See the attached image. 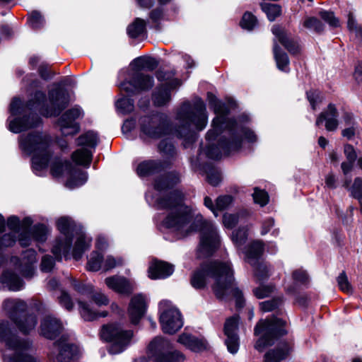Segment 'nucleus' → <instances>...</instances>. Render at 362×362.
Here are the masks:
<instances>
[{
  "mask_svg": "<svg viewBox=\"0 0 362 362\" xmlns=\"http://www.w3.org/2000/svg\"><path fill=\"white\" fill-rule=\"evenodd\" d=\"M108 288L119 293H127L132 290V286L127 279L121 276H111L105 279Z\"/></svg>",
  "mask_w": 362,
  "mask_h": 362,
  "instance_id": "obj_30",
  "label": "nucleus"
},
{
  "mask_svg": "<svg viewBox=\"0 0 362 362\" xmlns=\"http://www.w3.org/2000/svg\"><path fill=\"white\" fill-rule=\"evenodd\" d=\"M320 16L332 27H337L339 25V20L333 12L322 11L320 12Z\"/></svg>",
  "mask_w": 362,
  "mask_h": 362,
  "instance_id": "obj_53",
  "label": "nucleus"
},
{
  "mask_svg": "<svg viewBox=\"0 0 362 362\" xmlns=\"http://www.w3.org/2000/svg\"><path fill=\"white\" fill-rule=\"evenodd\" d=\"M54 265V262L51 256L45 255L42 259L41 269L42 272H49Z\"/></svg>",
  "mask_w": 362,
  "mask_h": 362,
  "instance_id": "obj_61",
  "label": "nucleus"
},
{
  "mask_svg": "<svg viewBox=\"0 0 362 362\" xmlns=\"http://www.w3.org/2000/svg\"><path fill=\"white\" fill-rule=\"evenodd\" d=\"M36 262V252L34 250H28L24 252L22 262L16 269L25 278L30 279L35 274L34 264Z\"/></svg>",
  "mask_w": 362,
  "mask_h": 362,
  "instance_id": "obj_26",
  "label": "nucleus"
},
{
  "mask_svg": "<svg viewBox=\"0 0 362 362\" xmlns=\"http://www.w3.org/2000/svg\"><path fill=\"white\" fill-rule=\"evenodd\" d=\"M171 348L170 341L161 337H156L148 345L156 362H183L184 354L178 351H171Z\"/></svg>",
  "mask_w": 362,
  "mask_h": 362,
  "instance_id": "obj_15",
  "label": "nucleus"
},
{
  "mask_svg": "<svg viewBox=\"0 0 362 362\" xmlns=\"http://www.w3.org/2000/svg\"><path fill=\"white\" fill-rule=\"evenodd\" d=\"M91 298L99 306L106 305L109 303L108 298L101 292H95L91 296Z\"/></svg>",
  "mask_w": 362,
  "mask_h": 362,
  "instance_id": "obj_60",
  "label": "nucleus"
},
{
  "mask_svg": "<svg viewBox=\"0 0 362 362\" xmlns=\"http://www.w3.org/2000/svg\"><path fill=\"white\" fill-rule=\"evenodd\" d=\"M274 287L272 285H261L259 287L253 290L255 296L257 298H264L268 297L273 291Z\"/></svg>",
  "mask_w": 362,
  "mask_h": 362,
  "instance_id": "obj_51",
  "label": "nucleus"
},
{
  "mask_svg": "<svg viewBox=\"0 0 362 362\" xmlns=\"http://www.w3.org/2000/svg\"><path fill=\"white\" fill-rule=\"evenodd\" d=\"M138 66L143 69L154 70L158 65V61L153 57H139L136 59Z\"/></svg>",
  "mask_w": 362,
  "mask_h": 362,
  "instance_id": "obj_45",
  "label": "nucleus"
},
{
  "mask_svg": "<svg viewBox=\"0 0 362 362\" xmlns=\"http://www.w3.org/2000/svg\"><path fill=\"white\" fill-rule=\"evenodd\" d=\"M344 153L347 160H350L351 162H355L357 156L353 146L350 144H346L344 148Z\"/></svg>",
  "mask_w": 362,
  "mask_h": 362,
  "instance_id": "obj_63",
  "label": "nucleus"
},
{
  "mask_svg": "<svg viewBox=\"0 0 362 362\" xmlns=\"http://www.w3.org/2000/svg\"><path fill=\"white\" fill-rule=\"evenodd\" d=\"M206 178L208 182L213 186H217L221 180L219 170L213 167L209 168L206 171Z\"/></svg>",
  "mask_w": 362,
  "mask_h": 362,
  "instance_id": "obj_49",
  "label": "nucleus"
},
{
  "mask_svg": "<svg viewBox=\"0 0 362 362\" xmlns=\"http://www.w3.org/2000/svg\"><path fill=\"white\" fill-rule=\"evenodd\" d=\"M238 222V217L235 214H225L223 217V223L228 228H233Z\"/></svg>",
  "mask_w": 362,
  "mask_h": 362,
  "instance_id": "obj_58",
  "label": "nucleus"
},
{
  "mask_svg": "<svg viewBox=\"0 0 362 362\" xmlns=\"http://www.w3.org/2000/svg\"><path fill=\"white\" fill-rule=\"evenodd\" d=\"M174 272L173 265L163 261H155L148 268V276L151 279H165Z\"/></svg>",
  "mask_w": 362,
  "mask_h": 362,
  "instance_id": "obj_27",
  "label": "nucleus"
},
{
  "mask_svg": "<svg viewBox=\"0 0 362 362\" xmlns=\"http://www.w3.org/2000/svg\"><path fill=\"white\" fill-rule=\"evenodd\" d=\"M28 117L15 119L9 123V130L14 133H20L37 125L38 119L36 118V122H29Z\"/></svg>",
  "mask_w": 362,
  "mask_h": 362,
  "instance_id": "obj_36",
  "label": "nucleus"
},
{
  "mask_svg": "<svg viewBox=\"0 0 362 362\" xmlns=\"http://www.w3.org/2000/svg\"><path fill=\"white\" fill-rule=\"evenodd\" d=\"M285 325L284 320L274 317L260 320L255 329L256 335H262L255 345V349L262 351L266 347L274 344L279 337L286 333Z\"/></svg>",
  "mask_w": 362,
  "mask_h": 362,
  "instance_id": "obj_9",
  "label": "nucleus"
},
{
  "mask_svg": "<svg viewBox=\"0 0 362 362\" xmlns=\"http://www.w3.org/2000/svg\"><path fill=\"white\" fill-rule=\"evenodd\" d=\"M177 341L194 352L202 351L207 347L204 340L198 339L187 333H182L180 335Z\"/></svg>",
  "mask_w": 362,
  "mask_h": 362,
  "instance_id": "obj_28",
  "label": "nucleus"
},
{
  "mask_svg": "<svg viewBox=\"0 0 362 362\" xmlns=\"http://www.w3.org/2000/svg\"><path fill=\"white\" fill-rule=\"evenodd\" d=\"M4 308L8 313L11 320L16 324L18 329L23 334L33 330L37 323L35 315H25L26 304L18 299H7L4 301Z\"/></svg>",
  "mask_w": 362,
  "mask_h": 362,
  "instance_id": "obj_10",
  "label": "nucleus"
},
{
  "mask_svg": "<svg viewBox=\"0 0 362 362\" xmlns=\"http://www.w3.org/2000/svg\"><path fill=\"white\" fill-rule=\"evenodd\" d=\"M156 77L163 83L158 86L153 93L152 100L157 107L166 105L171 100V90L179 87L181 81L173 78L170 73L159 71Z\"/></svg>",
  "mask_w": 362,
  "mask_h": 362,
  "instance_id": "obj_14",
  "label": "nucleus"
},
{
  "mask_svg": "<svg viewBox=\"0 0 362 362\" xmlns=\"http://www.w3.org/2000/svg\"><path fill=\"white\" fill-rule=\"evenodd\" d=\"M159 151L166 156H172L174 153L175 148L171 142L163 140L158 145Z\"/></svg>",
  "mask_w": 362,
  "mask_h": 362,
  "instance_id": "obj_57",
  "label": "nucleus"
},
{
  "mask_svg": "<svg viewBox=\"0 0 362 362\" xmlns=\"http://www.w3.org/2000/svg\"><path fill=\"white\" fill-rule=\"evenodd\" d=\"M78 305L80 314L86 321H92L99 317H105L107 315L106 312L98 313L92 310L88 304L81 300L78 301Z\"/></svg>",
  "mask_w": 362,
  "mask_h": 362,
  "instance_id": "obj_39",
  "label": "nucleus"
},
{
  "mask_svg": "<svg viewBox=\"0 0 362 362\" xmlns=\"http://www.w3.org/2000/svg\"><path fill=\"white\" fill-rule=\"evenodd\" d=\"M247 236V232L245 229H239L233 233L232 240L235 244L240 246L245 242Z\"/></svg>",
  "mask_w": 362,
  "mask_h": 362,
  "instance_id": "obj_55",
  "label": "nucleus"
},
{
  "mask_svg": "<svg viewBox=\"0 0 362 362\" xmlns=\"http://www.w3.org/2000/svg\"><path fill=\"white\" fill-rule=\"evenodd\" d=\"M30 223L29 218L24 219L22 226L20 225V221L16 216H11L8 219L7 225L11 230L8 234L13 235L15 241L16 240V237L18 235V242L23 247L28 246L30 244L29 230V226Z\"/></svg>",
  "mask_w": 362,
  "mask_h": 362,
  "instance_id": "obj_20",
  "label": "nucleus"
},
{
  "mask_svg": "<svg viewBox=\"0 0 362 362\" xmlns=\"http://www.w3.org/2000/svg\"><path fill=\"white\" fill-rule=\"evenodd\" d=\"M273 52L278 69L282 71L288 72L290 71L288 57L275 42L274 43Z\"/></svg>",
  "mask_w": 362,
  "mask_h": 362,
  "instance_id": "obj_34",
  "label": "nucleus"
},
{
  "mask_svg": "<svg viewBox=\"0 0 362 362\" xmlns=\"http://www.w3.org/2000/svg\"><path fill=\"white\" fill-rule=\"evenodd\" d=\"M252 197L254 202L262 206H265L268 203L269 196L264 190L255 188Z\"/></svg>",
  "mask_w": 362,
  "mask_h": 362,
  "instance_id": "obj_52",
  "label": "nucleus"
},
{
  "mask_svg": "<svg viewBox=\"0 0 362 362\" xmlns=\"http://www.w3.org/2000/svg\"><path fill=\"white\" fill-rule=\"evenodd\" d=\"M127 33L132 38L144 37L146 34V21L136 18L134 21L127 27Z\"/></svg>",
  "mask_w": 362,
  "mask_h": 362,
  "instance_id": "obj_35",
  "label": "nucleus"
},
{
  "mask_svg": "<svg viewBox=\"0 0 362 362\" xmlns=\"http://www.w3.org/2000/svg\"><path fill=\"white\" fill-rule=\"evenodd\" d=\"M59 302L60 305L64 307L67 310H72L74 307L70 296L65 291H62L61 296L59 297Z\"/></svg>",
  "mask_w": 362,
  "mask_h": 362,
  "instance_id": "obj_59",
  "label": "nucleus"
},
{
  "mask_svg": "<svg viewBox=\"0 0 362 362\" xmlns=\"http://www.w3.org/2000/svg\"><path fill=\"white\" fill-rule=\"evenodd\" d=\"M141 131L147 136L158 139L173 134L168 116L164 114H156L146 116L140 119Z\"/></svg>",
  "mask_w": 362,
  "mask_h": 362,
  "instance_id": "obj_12",
  "label": "nucleus"
},
{
  "mask_svg": "<svg viewBox=\"0 0 362 362\" xmlns=\"http://www.w3.org/2000/svg\"><path fill=\"white\" fill-rule=\"evenodd\" d=\"M21 149L27 154L32 155L33 168L41 170L47 167L52 155V139L46 133L33 132L20 137Z\"/></svg>",
  "mask_w": 362,
  "mask_h": 362,
  "instance_id": "obj_5",
  "label": "nucleus"
},
{
  "mask_svg": "<svg viewBox=\"0 0 362 362\" xmlns=\"http://www.w3.org/2000/svg\"><path fill=\"white\" fill-rule=\"evenodd\" d=\"M50 107L45 106L46 95L44 92L37 91L26 104L29 110H37L46 116H57L66 108L69 103V94L61 88H57L49 92Z\"/></svg>",
  "mask_w": 362,
  "mask_h": 362,
  "instance_id": "obj_8",
  "label": "nucleus"
},
{
  "mask_svg": "<svg viewBox=\"0 0 362 362\" xmlns=\"http://www.w3.org/2000/svg\"><path fill=\"white\" fill-rule=\"evenodd\" d=\"M338 112L334 104H329L327 109L322 111L317 117L315 124L320 126L325 122V129L329 132L335 131L339 125Z\"/></svg>",
  "mask_w": 362,
  "mask_h": 362,
  "instance_id": "obj_25",
  "label": "nucleus"
},
{
  "mask_svg": "<svg viewBox=\"0 0 362 362\" xmlns=\"http://www.w3.org/2000/svg\"><path fill=\"white\" fill-rule=\"evenodd\" d=\"M15 243V239L11 234H5L0 239V249L4 247H11Z\"/></svg>",
  "mask_w": 362,
  "mask_h": 362,
  "instance_id": "obj_64",
  "label": "nucleus"
},
{
  "mask_svg": "<svg viewBox=\"0 0 362 362\" xmlns=\"http://www.w3.org/2000/svg\"><path fill=\"white\" fill-rule=\"evenodd\" d=\"M71 158L78 165L89 167L92 160V152L86 148H80L72 153Z\"/></svg>",
  "mask_w": 362,
  "mask_h": 362,
  "instance_id": "obj_37",
  "label": "nucleus"
},
{
  "mask_svg": "<svg viewBox=\"0 0 362 362\" xmlns=\"http://www.w3.org/2000/svg\"><path fill=\"white\" fill-rule=\"evenodd\" d=\"M0 341H4L7 347L4 352V362H37L35 358L27 354L30 343L13 334L8 321L0 320Z\"/></svg>",
  "mask_w": 362,
  "mask_h": 362,
  "instance_id": "obj_6",
  "label": "nucleus"
},
{
  "mask_svg": "<svg viewBox=\"0 0 362 362\" xmlns=\"http://www.w3.org/2000/svg\"><path fill=\"white\" fill-rule=\"evenodd\" d=\"M115 105L117 111L124 115L130 113L134 108L133 100L124 97L117 100Z\"/></svg>",
  "mask_w": 362,
  "mask_h": 362,
  "instance_id": "obj_44",
  "label": "nucleus"
},
{
  "mask_svg": "<svg viewBox=\"0 0 362 362\" xmlns=\"http://www.w3.org/2000/svg\"><path fill=\"white\" fill-rule=\"evenodd\" d=\"M47 228L44 225L35 226L30 231V240L32 238L37 242H44L47 239Z\"/></svg>",
  "mask_w": 362,
  "mask_h": 362,
  "instance_id": "obj_43",
  "label": "nucleus"
},
{
  "mask_svg": "<svg viewBox=\"0 0 362 362\" xmlns=\"http://www.w3.org/2000/svg\"><path fill=\"white\" fill-rule=\"evenodd\" d=\"M257 24L256 18L250 13L246 12L240 21V25L243 28L251 30Z\"/></svg>",
  "mask_w": 362,
  "mask_h": 362,
  "instance_id": "obj_48",
  "label": "nucleus"
},
{
  "mask_svg": "<svg viewBox=\"0 0 362 362\" xmlns=\"http://www.w3.org/2000/svg\"><path fill=\"white\" fill-rule=\"evenodd\" d=\"M210 109L216 117L212 121V129L209 130L206 139L209 141L206 155L211 159H219L223 155H228L232 151L241 146L242 139L235 134L236 122L229 119L226 115L228 107L211 93H207Z\"/></svg>",
  "mask_w": 362,
  "mask_h": 362,
  "instance_id": "obj_2",
  "label": "nucleus"
},
{
  "mask_svg": "<svg viewBox=\"0 0 362 362\" xmlns=\"http://www.w3.org/2000/svg\"><path fill=\"white\" fill-rule=\"evenodd\" d=\"M337 283L339 286V288L346 293H349L351 291V286L348 281V278L345 274V272H342L337 278Z\"/></svg>",
  "mask_w": 362,
  "mask_h": 362,
  "instance_id": "obj_56",
  "label": "nucleus"
},
{
  "mask_svg": "<svg viewBox=\"0 0 362 362\" xmlns=\"http://www.w3.org/2000/svg\"><path fill=\"white\" fill-rule=\"evenodd\" d=\"M147 308V301L141 294H138L132 297L129 308L128 314L131 322L137 324L146 313Z\"/></svg>",
  "mask_w": 362,
  "mask_h": 362,
  "instance_id": "obj_24",
  "label": "nucleus"
},
{
  "mask_svg": "<svg viewBox=\"0 0 362 362\" xmlns=\"http://www.w3.org/2000/svg\"><path fill=\"white\" fill-rule=\"evenodd\" d=\"M57 228L61 235L56 239L52 249L55 258L60 261L62 256L66 259L71 256L75 260H79L90 247L91 238L83 232L76 231L73 221L67 217L58 219Z\"/></svg>",
  "mask_w": 362,
  "mask_h": 362,
  "instance_id": "obj_4",
  "label": "nucleus"
},
{
  "mask_svg": "<svg viewBox=\"0 0 362 362\" xmlns=\"http://www.w3.org/2000/svg\"><path fill=\"white\" fill-rule=\"evenodd\" d=\"M154 84L153 78L149 75L137 73L131 81H124L120 85L121 90L129 94H135L141 91L148 90Z\"/></svg>",
  "mask_w": 362,
  "mask_h": 362,
  "instance_id": "obj_19",
  "label": "nucleus"
},
{
  "mask_svg": "<svg viewBox=\"0 0 362 362\" xmlns=\"http://www.w3.org/2000/svg\"><path fill=\"white\" fill-rule=\"evenodd\" d=\"M78 146H86L88 147L95 148L98 142V137L95 132L89 131L81 135L78 139Z\"/></svg>",
  "mask_w": 362,
  "mask_h": 362,
  "instance_id": "obj_40",
  "label": "nucleus"
},
{
  "mask_svg": "<svg viewBox=\"0 0 362 362\" xmlns=\"http://www.w3.org/2000/svg\"><path fill=\"white\" fill-rule=\"evenodd\" d=\"M261 7L270 21H274L281 12V6L277 4L263 3Z\"/></svg>",
  "mask_w": 362,
  "mask_h": 362,
  "instance_id": "obj_41",
  "label": "nucleus"
},
{
  "mask_svg": "<svg viewBox=\"0 0 362 362\" xmlns=\"http://www.w3.org/2000/svg\"><path fill=\"white\" fill-rule=\"evenodd\" d=\"M288 352L289 346L285 344L281 348L267 352L264 356V362H280L286 358Z\"/></svg>",
  "mask_w": 362,
  "mask_h": 362,
  "instance_id": "obj_38",
  "label": "nucleus"
},
{
  "mask_svg": "<svg viewBox=\"0 0 362 362\" xmlns=\"http://www.w3.org/2000/svg\"><path fill=\"white\" fill-rule=\"evenodd\" d=\"M163 168L161 162L158 160H145L140 163L136 168L139 177H147L160 172Z\"/></svg>",
  "mask_w": 362,
  "mask_h": 362,
  "instance_id": "obj_31",
  "label": "nucleus"
},
{
  "mask_svg": "<svg viewBox=\"0 0 362 362\" xmlns=\"http://www.w3.org/2000/svg\"><path fill=\"white\" fill-rule=\"evenodd\" d=\"M160 323L163 332L173 334L183 325L180 311L171 302L163 300L159 303Z\"/></svg>",
  "mask_w": 362,
  "mask_h": 362,
  "instance_id": "obj_13",
  "label": "nucleus"
},
{
  "mask_svg": "<svg viewBox=\"0 0 362 362\" xmlns=\"http://www.w3.org/2000/svg\"><path fill=\"white\" fill-rule=\"evenodd\" d=\"M51 173L54 177H59L64 174L69 175L66 185L70 187L81 186L86 182L88 176L76 167H74L67 160L62 161L56 159L51 166Z\"/></svg>",
  "mask_w": 362,
  "mask_h": 362,
  "instance_id": "obj_16",
  "label": "nucleus"
},
{
  "mask_svg": "<svg viewBox=\"0 0 362 362\" xmlns=\"http://www.w3.org/2000/svg\"><path fill=\"white\" fill-rule=\"evenodd\" d=\"M1 282L13 291L21 289L23 286V281L11 271H6L1 276Z\"/></svg>",
  "mask_w": 362,
  "mask_h": 362,
  "instance_id": "obj_32",
  "label": "nucleus"
},
{
  "mask_svg": "<svg viewBox=\"0 0 362 362\" xmlns=\"http://www.w3.org/2000/svg\"><path fill=\"white\" fill-rule=\"evenodd\" d=\"M103 256L97 252H93L88 258L87 269L89 271L97 272L103 267Z\"/></svg>",
  "mask_w": 362,
  "mask_h": 362,
  "instance_id": "obj_42",
  "label": "nucleus"
},
{
  "mask_svg": "<svg viewBox=\"0 0 362 362\" xmlns=\"http://www.w3.org/2000/svg\"><path fill=\"white\" fill-rule=\"evenodd\" d=\"M272 32L275 35L276 39L291 54L296 55L300 54L301 48L298 40L293 38L291 34L284 28L275 25L272 27Z\"/></svg>",
  "mask_w": 362,
  "mask_h": 362,
  "instance_id": "obj_22",
  "label": "nucleus"
},
{
  "mask_svg": "<svg viewBox=\"0 0 362 362\" xmlns=\"http://www.w3.org/2000/svg\"><path fill=\"white\" fill-rule=\"evenodd\" d=\"M282 300L280 298L264 301L260 303V308L264 312H270L278 308Z\"/></svg>",
  "mask_w": 362,
  "mask_h": 362,
  "instance_id": "obj_54",
  "label": "nucleus"
},
{
  "mask_svg": "<svg viewBox=\"0 0 362 362\" xmlns=\"http://www.w3.org/2000/svg\"><path fill=\"white\" fill-rule=\"evenodd\" d=\"M264 251V243L261 240H255L250 244L246 251V258L248 263L254 267L255 276L258 280L262 281L269 276V269L267 266L259 262L258 259Z\"/></svg>",
  "mask_w": 362,
  "mask_h": 362,
  "instance_id": "obj_17",
  "label": "nucleus"
},
{
  "mask_svg": "<svg viewBox=\"0 0 362 362\" xmlns=\"http://www.w3.org/2000/svg\"><path fill=\"white\" fill-rule=\"evenodd\" d=\"M180 181V176L176 172L169 173L156 180L155 188L158 190H163L171 187Z\"/></svg>",
  "mask_w": 362,
  "mask_h": 362,
  "instance_id": "obj_33",
  "label": "nucleus"
},
{
  "mask_svg": "<svg viewBox=\"0 0 362 362\" xmlns=\"http://www.w3.org/2000/svg\"><path fill=\"white\" fill-rule=\"evenodd\" d=\"M238 321L239 317L235 315L227 319L224 325V334L226 336L225 343L228 351L233 354L238 352L239 348V339L237 334Z\"/></svg>",
  "mask_w": 362,
  "mask_h": 362,
  "instance_id": "obj_21",
  "label": "nucleus"
},
{
  "mask_svg": "<svg viewBox=\"0 0 362 362\" xmlns=\"http://www.w3.org/2000/svg\"><path fill=\"white\" fill-rule=\"evenodd\" d=\"M303 26L308 29H313L317 33H320L324 30L323 24L315 17L306 18L303 22Z\"/></svg>",
  "mask_w": 362,
  "mask_h": 362,
  "instance_id": "obj_46",
  "label": "nucleus"
},
{
  "mask_svg": "<svg viewBox=\"0 0 362 362\" xmlns=\"http://www.w3.org/2000/svg\"><path fill=\"white\" fill-rule=\"evenodd\" d=\"M293 279L295 281L305 284L308 279L307 273L301 269H297L293 272Z\"/></svg>",
  "mask_w": 362,
  "mask_h": 362,
  "instance_id": "obj_62",
  "label": "nucleus"
},
{
  "mask_svg": "<svg viewBox=\"0 0 362 362\" xmlns=\"http://www.w3.org/2000/svg\"><path fill=\"white\" fill-rule=\"evenodd\" d=\"M62 329L63 325L59 319L47 315L41 321L40 334L47 339H53L62 332Z\"/></svg>",
  "mask_w": 362,
  "mask_h": 362,
  "instance_id": "obj_23",
  "label": "nucleus"
},
{
  "mask_svg": "<svg viewBox=\"0 0 362 362\" xmlns=\"http://www.w3.org/2000/svg\"><path fill=\"white\" fill-rule=\"evenodd\" d=\"M83 112L78 107H74L65 112L59 118L58 124L63 135H74L77 134L80 127L76 120L81 117Z\"/></svg>",
  "mask_w": 362,
  "mask_h": 362,
  "instance_id": "obj_18",
  "label": "nucleus"
},
{
  "mask_svg": "<svg viewBox=\"0 0 362 362\" xmlns=\"http://www.w3.org/2000/svg\"><path fill=\"white\" fill-rule=\"evenodd\" d=\"M208 278L214 281L212 290L217 298L223 299L232 294L235 298L236 307H243V293L235 287L233 269L230 262L215 260L202 264L192 273L190 284L195 289H203L207 286Z\"/></svg>",
  "mask_w": 362,
  "mask_h": 362,
  "instance_id": "obj_3",
  "label": "nucleus"
},
{
  "mask_svg": "<svg viewBox=\"0 0 362 362\" xmlns=\"http://www.w3.org/2000/svg\"><path fill=\"white\" fill-rule=\"evenodd\" d=\"M44 18L37 11H33L28 18L29 25L35 29L41 28L44 24Z\"/></svg>",
  "mask_w": 362,
  "mask_h": 362,
  "instance_id": "obj_47",
  "label": "nucleus"
},
{
  "mask_svg": "<svg viewBox=\"0 0 362 362\" xmlns=\"http://www.w3.org/2000/svg\"><path fill=\"white\" fill-rule=\"evenodd\" d=\"M233 203V197L230 195L219 196L216 200V211L228 209Z\"/></svg>",
  "mask_w": 362,
  "mask_h": 362,
  "instance_id": "obj_50",
  "label": "nucleus"
},
{
  "mask_svg": "<svg viewBox=\"0 0 362 362\" xmlns=\"http://www.w3.org/2000/svg\"><path fill=\"white\" fill-rule=\"evenodd\" d=\"M100 337L103 339L112 342L109 352L117 354L123 351L129 344L133 332L123 330L119 325L112 324L102 327Z\"/></svg>",
  "mask_w": 362,
  "mask_h": 362,
  "instance_id": "obj_11",
  "label": "nucleus"
},
{
  "mask_svg": "<svg viewBox=\"0 0 362 362\" xmlns=\"http://www.w3.org/2000/svg\"><path fill=\"white\" fill-rule=\"evenodd\" d=\"M184 195L180 190H175L158 201L159 209H166L169 212L163 221V225L181 237L194 232H200L198 249L199 256L211 255L220 246V238L215 226L197 214L192 221L191 210L183 204Z\"/></svg>",
  "mask_w": 362,
  "mask_h": 362,
  "instance_id": "obj_1",
  "label": "nucleus"
},
{
  "mask_svg": "<svg viewBox=\"0 0 362 362\" xmlns=\"http://www.w3.org/2000/svg\"><path fill=\"white\" fill-rule=\"evenodd\" d=\"M177 341L194 352L202 351L207 347L204 340L198 339L187 333H182L180 335Z\"/></svg>",
  "mask_w": 362,
  "mask_h": 362,
  "instance_id": "obj_29",
  "label": "nucleus"
},
{
  "mask_svg": "<svg viewBox=\"0 0 362 362\" xmlns=\"http://www.w3.org/2000/svg\"><path fill=\"white\" fill-rule=\"evenodd\" d=\"M177 118L182 124V127L175 132L177 136H187L190 132L191 125H194L198 130H202L206 127L208 119L204 101L201 98H197L192 107H190L188 102L183 103L177 113Z\"/></svg>",
  "mask_w": 362,
  "mask_h": 362,
  "instance_id": "obj_7",
  "label": "nucleus"
}]
</instances>
